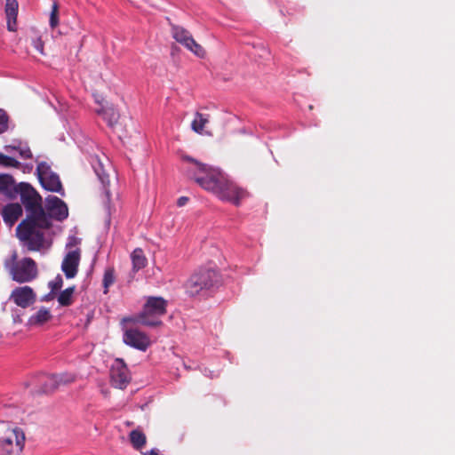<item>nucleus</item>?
<instances>
[{
	"label": "nucleus",
	"instance_id": "c756f323",
	"mask_svg": "<svg viewBox=\"0 0 455 455\" xmlns=\"http://www.w3.org/2000/svg\"><path fill=\"white\" fill-rule=\"evenodd\" d=\"M89 161L91 162L93 172L103 170V165L98 156H90Z\"/></svg>",
	"mask_w": 455,
	"mask_h": 455
},
{
	"label": "nucleus",
	"instance_id": "aec40b11",
	"mask_svg": "<svg viewBox=\"0 0 455 455\" xmlns=\"http://www.w3.org/2000/svg\"><path fill=\"white\" fill-rule=\"evenodd\" d=\"M132 262V269L139 271L147 266L148 259L144 254V251L140 248H136L131 255Z\"/></svg>",
	"mask_w": 455,
	"mask_h": 455
},
{
	"label": "nucleus",
	"instance_id": "5701e85b",
	"mask_svg": "<svg viewBox=\"0 0 455 455\" xmlns=\"http://www.w3.org/2000/svg\"><path fill=\"white\" fill-rule=\"evenodd\" d=\"M209 121V116L196 112L195 117L191 123V128L196 133L201 134L204 131L205 124Z\"/></svg>",
	"mask_w": 455,
	"mask_h": 455
},
{
	"label": "nucleus",
	"instance_id": "6e6552de",
	"mask_svg": "<svg viewBox=\"0 0 455 455\" xmlns=\"http://www.w3.org/2000/svg\"><path fill=\"white\" fill-rule=\"evenodd\" d=\"M172 37L188 50L192 52L195 55L199 58H204L205 51L204 48L197 44L189 31L180 26L172 27Z\"/></svg>",
	"mask_w": 455,
	"mask_h": 455
},
{
	"label": "nucleus",
	"instance_id": "b1692460",
	"mask_svg": "<svg viewBox=\"0 0 455 455\" xmlns=\"http://www.w3.org/2000/svg\"><path fill=\"white\" fill-rule=\"evenodd\" d=\"M96 173L103 186V188L105 189L106 196H107L108 200H109V198H110L109 187L111 185V181H114V182L117 181V180H118L117 175L115 174L111 178L108 172H96Z\"/></svg>",
	"mask_w": 455,
	"mask_h": 455
},
{
	"label": "nucleus",
	"instance_id": "72a5a7b5",
	"mask_svg": "<svg viewBox=\"0 0 455 455\" xmlns=\"http://www.w3.org/2000/svg\"><path fill=\"white\" fill-rule=\"evenodd\" d=\"M34 46L35 48L40 52V53H44V44H43V42L40 38L36 39L35 42H34Z\"/></svg>",
	"mask_w": 455,
	"mask_h": 455
},
{
	"label": "nucleus",
	"instance_id": "f8f14e48",
	"mask_svg": "<svg viewBox=\"0 0 455 455\" xmlns=\"http://www.w3.org/2000/svg\"><path fill=\"white\" fill-rule=\"evenodd\" d=\"M10 299L18 307L27 308L36 302V295L31 287L21 286L12 290Z\"/></svg>",
	"mask_w": 455,
	"mask_h": 455
},
{
	"label": "nucleus",
	"instance_id": "7c9ffc66",
	"mask_svg": "<svg viewBox=\"0 0 455 455\" xmlns=\"http://www.w3.org/2000/svg\"><path fill=\"white\" fill-rule=\"evenodd\" d=\"M59 23L58 18V6L57 4H53L52 10L50 16V26L55 28Z\"/></svg>",
	"mask_w": 455,
	"mask_h": 455
},
{
	"label": "nucleus",
	"instance_id": "20e7f679",
	"mask_svg": "<svg viewBox=\"0 0 455 455\" xmlns=\"http://www.w3.org/2000/svg\"><path fill=\"white\" fill-rule=\"evenodd\" d=\"M167 300L162 297H148L143 308L138 315L132 319H125V321H131L139 323L148 327H159L163 325V322L160 317L166 314Z\"/></svg>",
	"mask_w": 455,
	"mask_h": 455
},
{
	"label": "nucleus",
	"instance_id": "bb28decb",
	"mask_svg": "<svg viewBox=\"0 0 455 455\" xmlns=\"http://www.w3.org/2000/svg\"><path fill=\"white\" fill-rule=\"evenodd\" d=\"M115 282L114 269L108 268L105 271L103 276V286L105 288V293L108 292V289Z\"/></svg>",
	"mask_w": 455,
	"mask_h": 455
},
{
	"label": "nucleus",
	"instance_id": "39448f33",
	"mask_svg": "<svg viewBox=\"0 0 455 455\" xmlns=\"http://www.w3.org/2000/svg\"><path fill=\"white\" fill-rule=\"evenodd\" d=\"M4 266L8 268L12 279L20 283L31 282L38 275L35 260L28 257L17 260L16 252L4 262Z\"/></svg>",
	"mask_w": 455,
	"mask_h": 455
},
{
	"label": "nucleus",
	"instance_id": "0eeeda50",
	"mask_svg": "<svg viewBox=\"0 0 455 455\" xmlns=\"http://www.w3.org/2000/svg\"><path fill=\"white\" fill-rule=\"evenodd\" d=\"M25 441L21 428H7L5 435L0 438V455H22Z\"/></svg>",
	"mask_w": 455,
	"mask_h": 455
},
{
	"label": "nucleus",
	"instance_id": "4468645a",
	"mask_svg": "<svg viewBox=\"0 0 455 455\" xmlns=\"http://www.w3.org/2000/svg\"><path fill=\"white\" fill-rule=\"evenodd\" d=\"M42 187L48 191L56 192L64 196V189L56 172H36Z\"/></svg>",
	"mask_w": 455,
	"mask_h": 455
},
{
	"label": "nucleus",
	"instance_id": "6ab92c4d",
	"mask_svg": "<svg viewBox=\"0 0 455 455\" xmlns=\"http://www.w3.org/2000/svg\"><path fill=\"white\" fill-rule=\"evenodd\" d=\"M95 111L110 127H113L120 117L118 111L113 106H101Z\"/></svg>",
	"mask_w": 455,
	"mask_h": 455
},
{
	"label": "nucleus",
	"instance_id": "9b49d317",
	"mask_svg": "<svg viewBox=\"0 0 455 455\" xmlns=\"http://www.w3.org/2000/svg\"><path fill=\"white\" fill-rule=\"evenodd\" d=\"M123 340L126 345L140 351H146L151 345L149 337L137 328H127Z\"/></svg>",
	"mask_w": 455,
	"mask_h": 455
},
{
	"label": "nucleus",
	"instance_id": "423d86ee",
	"mask_svg": "<svg viewBox=\"0 0 455 455\" xmlns=\"http://www.w3.org/2000/svg\"><path fill=\"white\" fill-rule=\"evenodd\" d=\"M220 281L218 273L213 269H203L190 276L186 283L187 292L196 296L203 290H209Z\"/></svg>",
	"mask_w": 455,
	"mask_h": 455
},
{
	"label": "nucleus",
	"instance_id": "473e14b6",
	"mask_svg": "<svg viewBox=\"0 0 455 455\" xmlns=\"http://www.w3.org/2000/svg\"><path fill=\"white\" fill-rule=\"evenodd\" d=\"M36 162L37 163L36 171H51L52 164L48 162L39 161L38 159H36Z\"/></svg>",
	"mask_w": 455,
	"mask_h": 455
},
{
	"label": "nucleus",
	"instance_id": "e433bc0d",
	"mask_svg": "<svg viewBox=\"0 0 455 455\" xmlns=\"http://www.w3.org/2000/svg\"><path fill=\"white\" fill-rule=\"evenodd\" d=\"M53 293H54V292H52V291H51L48 295H46V296L44 298V300H49V299H52V297H53Z\"/></svg>",
	"mask_w": 455,
	"mask_h": 455
},
{
	"label": "nucleus",
	"instance_id": "a211bd4d",
	"mask_svg": "<svg viewBox=\"0 0 455 455\" xmlns=\"http://www.w3.org/2000/svg\"><path fill=\"white\" fill-rule=\"evenodd\" d=\"M38 382L40 387L36 392L39 394H52L59 388L53 374H40Z\"/></svg>",
	"mask_w": 455,
	"mask_h": 455
},
{
	"label": "nucleus",
	"instance_id": "2eb2a0df",
	"mask_svg": "<svg viewBox=\"0 0 455 455\" xmlns=\"http://www.w3.org/2000/svg\"><path fill=\"white\" fill-rule=\"evenodd\" d=\"M20 183L15 184V180L10 174H0V194L5 196L9 199H14L20 195Z\"/></svg>",
	"mask_w": 455,
	"mask_h": 455
},
{
	"label": "nucleus",
	"instance_id": "4be33fe9",
	"mask_svg": "<svg viewBox=\"0 0 455 455\" xmlns=\"http://www.w3.org/2000/svg\"><path fill=\"white\" fill-rule=\"evenodd\" d=\"M76 291L75 286H70L64 291H60L57 300L61 307H69L74 302V293Z\"/></svg>",
	"mask_w": 455,
	"mask_h": 455
},
{
	"label": "nucleus",
	"instance_id": "2f4dec72",
	"mask_svg": "<svg viewBox=\"0 0 455 455\" xmlns=\"http://www.w3.org/2000/svg\"><path fill=\"white\" fill-rule=\"evenodd\" d=\"M186 159L188 161L195 163L196 164L197 168H198V171H202V172H204V171H220L219 169H214V168H212V167H208L206 164H201V163L197 162L196 160H194L191 157L187 156Z\"/></svg>",
	"mask_w": 455,
	"mask_h": 455
},
{
	"label": "nucleus",
	"instance_id": "dca6fc26",
	"mask_svg": "<svg viewBox=\"0 0 455 455\" xmlns=\"http://www.w3.org/2000/svg\"><path fill=\"white\" fill-rule=\"evenodd\" d=\"M22 207L18 203L6 204L2 210V217L5 224L12 226L22 215Z\"/></svg>",
	"mask_w": 455,
	"mask_h": 455
},
{
	"label": "nucleus",
	"instance_id": "393cba45",
	"mask_svg": "<svg viewBox=\"0 0 455 455\" xmlns=\"http://www.w3.org/2000/svg\"><path fill=\"white\" fill-rule=\"evenodd\" d=\"M130 441L133 448L140 450L146 444V435L140 430L135 429L130 433Z\"/></svg>",
	"mask_w": 455,
	"mask_h": 455
},
{
	"label": "nucleus",
	"instance_id": "a878e982",
	"mask_svg": "<svg viewBox=\"0 0 455 455\" xmlns=\"http://www.w3.org/2000/svg\"><path fill=\"white\" fill-rule=\"evenodd\" d=\"M56 378L58 387L64 385H68L76 381V376L73 373L63 372L60 374H53Z\"/></svg>",
	"mask_w": 455,
	"mask_h": 455
},
{
	"label": "nucleus",
	"instance_id": "c9c22d12",
	"mask_svg": "<svg viewBox=\"0 0 455 455\" xmlns=\"http://www.w3.org/2000/svg\"><path fill=\"white\" fill-rule=\"evenodd\" d=\"M144 455H160L159 451L152 449L150 451L144 453Z\"/></svg>",
	"mask_w": 455,
	"mask_h": 455
},
{
	"label": "nucleus",
	"instance_id": "f03ea898",
	"mask_svg": "<svg viewBox=\"0 0 455 455\" xmlns=\"http://www.w3.org/2000/svg\"><path fill=\"white\" fill-rule=\"evenodd\" d=\"M188 179L219 199L235 206H239L242 200L249 196L246 189L236 185L222 172H190Z\"/></svg>",
	"mask_w": 455,
	"mask_h": 455
},
{
	"label": "nucleus",
	"instance_id": "412c9836",
	"mask_svg": "<svg viewBox=\"0 0 455 455\" xmlns=\"http://www.w3.org/2000/svg\"><path fill=\"white\" fill-rule=\"evenodd\" d=\"M52 318L49 309L40 308L35 315H31L28 322L31 325H42Z\"/></svg>",
	"mask_w": 455,
	"mask_h": 455
},
{
	"label": "nucleus",
	"instance_id": "1a4fd4ad",
	"mask_svg": "<svg viewBox=\"0 0 455 455\" xmlns=\"http://www.w3.org/2000/svg\"><path fill=\"white\" fill-rule=\"evenodd\" d=\"M110 380L113 387L124 389L131 381V374L123 359L117 358L110 369Z\"/></svg>",
	"mask_w": 455,
	"mask_h": 455
},
{
	"label": "nucleus",
	"instance_id": "9d476101",
	"mask_svg": "<svg viewBox=\"0 0 455 455\" xmlns=\"http://www.w3.org/2000/svg\"><path fill=\"white\" fill-rule=\"evenodd\" d=\"M45 212L50 221L51 219L62 221L68 216V205L55 196H49L45 198Z\"/></svg>",
	"mask_w": 455,
	"mask_h": 455
},
{
	"label": "nucleus",
	"instance_id": "f704fd0d",
	"mask_svg": "<svg viewBox=\"0 0 455 455\" xmlns=\"http://www.w3.org/2000/svg\"><path fill=\"white\" fill-rule=\"evenodd\" d=\"M189 201V198L188 196H180L178 200H177V205L179 207H182L184 205H186L188 204V202Z\"/></svg>",
	"mask_w": 455,
	"mask_h": 455
},
{
	"label": "nucleus",
	"instance_id": "f3484780",
	"mask_svg": "<svg viewBox=\"0 0 455 455\" xmlns=\"http://www.w3.org/2000/svg\"><path fill=\"white\" fill-rule=\"evenodd\" d=\"M19 4L17 0H6L5 14L7 18V28L10 31L16 30Z\"/></svg>",
	"mask_w": 455,
	"mask_h": 455
},
{
	"label": "nucleus",
	"instance_id": "7ed1b4c3",
	"mask_svg": "<svg viewBox=\"0 0 455 455\" xmlns=\"http://www.w3.org/2000/svg\"><path fill=\"white\" fill-rule=\"evenodd\" d=\"M4 152H0V167L6 169H21L27 168L29 171H32L33 164H30L22 165V164L18 161L17 157L21 159H28L32 157V152L27 142L13 140L11 144L5 145L4 147Z\"/></svg>",
	"mask_w": 455,
	"mask_h": 455
},
{
	"label": "nucleus",
	"instance_id": "cd10ccee",
	"mask_svg": "<svg viewBox=\"0 0 455 455\" xmlns=\"http://www.w3.org/2000/svg\"><path fill=\"white\" fill-rule=\"evenodd\" d=\"M63 285V279L60 275H58L52 281H50L48 283L49 288L52 292H56L60 290Z\"/></svg>",
	"mask_w": 455,
	"mask_h": 455
},
{
	"label": "nucleus",
	"instance_id": "f257e3e1",
	"mask_svg": "<svg viewBox=\"0 0 455 455\" xmlns=\"http://www.w3.org/2000/svg\"><path fill=\"white\" fill-rule=\"evenodd\" d=\"M20 196L27 216L16 228L17 237L29 251H39L44 243L43 230L50 228L52 222L43 207L42 196L31 185L20 182Z\"/></svg>",
	"mask_w": 455,
	"mask_h": 455
},
{
	"label": "nucleus",
	"instance_id": "c85d7f7f",
	"mask_svg": "<svg viewBox=\"0 0 455 455\" xmlns=\"http://www.w3.org/2000/svg\"><path fill=\"white\" fill-rule=\"evenodd\" d=\"M9 117L4 110L0 108V134L5 132L8 128Z\"/></svg>",
	"mask_w": 455,
	"mask_h": 455
},
{
	"label": "nucleus",
	"instance_id": "ddd939ff",
	"mask_svg": "<svg viewBox=\"0 0 455 455\" xmlns=\"http://www.w3.org/2000/svg\"><path fill=\"white\" fill-rule=\"evenodd\" d=\"M80 250L76 249L68 251L63 259L61 264V270L65 274V276L68 279L74 278L78 271L80 262Z\"/></svg>",
	"mask_w": 455,
	"mask_h": 455
}]
</instances>
